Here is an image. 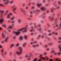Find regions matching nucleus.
Returning <instances> with one entry per match:
<instances>
[{
    "instance_id": "f257e3e1",
    "label": "nucleus",
    "mask_w": 61,
    "mask_h": 61,
    "mask_svg": "<svg viewBox=\"0 0 61 61\" xmlns=\"http://www.w3.org/2000/svg\"><path fill=\"white\" fill-rule=\"evenodd\" d=\"M26 30H27V29L26 27L19 29L16 31H14L13 32V34L14 35L15 34L16 36H17L19 34H20L21 33V32H26Z\"/></svg>"
},
{
    "instance_id": "f03ea898",
    "label": "nucleus",
    "mask_w": 61,
    "mask_h": 61,
    "mask_svg": "<svg viewBox=\"0 0 61 61\" xmlns=\"http://www.w3.org/2000/svg\"><path fill=\"white\" fill-rule=\"evenodd\" d=\"M19 52H16V54L17 55H20L22 53V49L21 47L19 48Z\"/></svg>"
},
{
    "instance_id": "7ed1b4c3",
    "label": "nucleus",
    "mask_w": 61,
    "mask_h": 61,
    "mask_svg": "<svg viewBox=\"0 0 61 61\" xmlns=\"http://www.w3.org/2000/svg\"><path fill=\"white\" fill-rule=\"evenodd\" d=\"M3 2L4 4H7L9 3V0H3Z\"/></svg>"
},
{
    "instance_id": "20e7f679",
    "label": "nucleus",
    "mask_w": 61,
    "mask_h": 61,
    "mask_svg": "<svg viewBox=\"0 0 61 61\" xmlns=\"http://www.w3.org/2000/svg\"><path fill=\"white\" fill-rule=\"evenodd\" d=\"M59 48L60 49V51L58 53V54L59 55L61 54V45L59 46Z\"/></svg>"
},
{
    "instance_id": "39448f33",
    "label": "nucleus",
    "mask_w": 61,
    "mask_h": 61,
    "mask_svg": "<svg viewBox=\"0 0 61 61\" xmlns=\"http://www.w3.org/2000/svg\"><path fill=\"white\" fill-rule=\"evenodd\" d=\"M12 26H9L8 27V30L9 32H11V29L12 28Z\"/></svg>"
},
{
    "instance_id": "423d86ee",
    "label": "nucleus",
    "mask_w": 61,
    "mask_h": 61,
    "mask_svg": "<svg viewBox=\"0 0 61 61\" xmlns=\"http://www.w3.org/2000/svg\"><path fill=\"white\" fill-rule=\"evenodd\" d=\"M41 10H46V9L43 6L41 7Z\"/></svg>"
},
{
    "instance_id": "0eeeda50",
    "label": "nucleus",
    "mask_w": 61,
    "mask_h": 61,
    "mask_svg": "<svg viewBox=\"0 0 61 61\" xmlns=\"http://www.w3.org/2000/svg\"><path fill=\"white\" fill-rule=\"evenodd\" d=\"M21 11L23 13L24 15H25V10H24L23 9H21Z\"/></svg>"
},
{
    "instance_id": "6e6552de",
    "label": "nucleus",
    "mask_w": 61,
    "mask_h": 61,
    "mask_svg": "<svg viewBox=\"0 0 61 61\" xmlns=\"http://www.w3.org/2000/svg\"><path fill=\"white\" fill-rule=\"evenodd\" d=\"M8 37H6L5 38V39L4 40V42H6L7 41Z\"/></svg>"
},
{
    "instance_id": "1a4fd4ad",
    "label": "nucleus",
    "mask_w": 61,
    "mask_h": 61,
    "mask_svg": "<svg viewBox=\"0 0 61 61\" xmlns=\"http://www.w3.org/2000/svg\"><path fill=\"white\" fill-rule=\"evenodd\" d=\"M12 13H10V14L8 15L7 16V18H9L10 17V16H11V15H12Z\"/></svg>"
},
{
    "instance_id": "9d476101",
    "label": "nucleus",
    "mask_w": 61,
    "mask_h": 61,
    "mask_svg": "<svg viewBox=\"0 0 61 61\" xmlns=\"http://www.w3.org/2000/svg\"><path fill=\"white\" fill-rule=\"evenodd\" d=\"M4 20L3 19H0V23L2 24V23H3Z\"/></svg>"
},
{
    "instance_id": "9b49d317",
    "label": "nucleus",
    "mask_w": 61,
    "mask_h": 61,
    "mask_svg": "<svg viewBox=\"0 0 61 61\" xmlns=\"http://www.w3.org/2000/svg\"><path fill=\"white\" fill-rule=\"evenodd\" d=\"M52 35H55L57 36V33H55L54 32H53L52 33Z\"/></svg>"
},
{
    "instance_id": "f8f14e48",
    "label": "nucleus",
    "mask_w": 61,
    "mask_h": 61,
    "mask_svg": "<svg viewBox=\"0 0 61 61\" xmlns=\"http://www.w3.org/2000/svg\"><path fill=\"white\" fill-rule=\"evenodd\" d=\"M55 7H56V8L57 9H59V7L57 6V5H55Z\"/></svg>"
},
{
    "instance_id": "ddd939ff",
    "label": "nucleus",
    "mask_w": 61,
    "mask_h": 61,
    "mask_svg": "<svg viewBox=\"0 0 61 61\" xmlns=\"http://www.w3.org/2000/svg\"><path fill=\"white\" fill-rule=\"evenodd\" d=\"M41 4H37V6H38V7H40V6H41Z\"/></svg>"
},
{
    "instance_id": "4468645a",
    "label": "nucleus",
    "mask_w": 61,
    "mask_h": 61,
    "mask_svg": "<svg viewBox=\"0 0 61 61\" xmlns=\"http://www.w3.org/2000/svg\"><path fill=\"white\" fill-rule=\"evenodd\" d=\"M27 36L26 35H24V37L25 38V39H26L27 38Z\"/></svg>"
},
{
    "instance_id": "2eb2a0df",
    "label": "nucleus",
    "mask_w": 61,
    "mask_h": 61,
    "mask_svg": "<svg viewBox=\"0 0 61 61\" xmlns=\"http://www.w3.org/2000/svg\"><path fill=\"white\" fill-rule=\"evenodd\" d=\"M55 9V8H52L51 10V12H53V10Z\"/></svg>"
},
{
    "instance_id": "dca6fc26",
    "label": "nucleus",
    "mask_w": 61,
    "mask_h": 61,
    "mask_svg": "<svg viewBox=\"0 0 61 61\" xmlns=\"http://www.w3.org/2000/svg\"><path fill=\"white\" fill-rule=\"evenodd\" d=\"M2 36L3 37V38H5V35L4 34V33H3L2 34Z\"/></svg>"
},
{
    "instance_id": "f3484780",
    "label": "nucleus",
    "mask_w": 61,
    "mask_h": 61,
    "mask_svg": "<svg viewBox=\"0 0 61 61\" xmlns=\"http://www.w3.org/2000/svg\"><path fill=\"white\" fill-rule=\"evenodd\" d=\"M19 39L20 40H22L23 39V37H20Z\"/></svg>"
},
{
    "instance_id": "a211bd4d",
    "label": "nucleus",
    "mask_w": 61,
    "mask_h": 61,
    "mask_svg": "<svg viewBox=\"0 0 61 61\" xmlns=\"http://www.w3.org/2000/svg\"><path fill=\"white\" fill-rule=\"evenodd\" d=\"M45 16H46V15H45V14H43L42 15V16L43 17H45Z\"/></svg>"
},
{
    "instance_id": "6ab92c4d",
    "label": "nucleus",
    "mask_w": 61,
    "mask_h": 61,
    "mask_svg": "<svg viewBox=\"0 0 61 61\" xmlns=\"http://www.w3.org/2000/svg\"><path fill=\"white\" fill-rule=\"evenodd\" d=\"M25 45H26V43H24V44L23 45V47H24L25 46Z\"/></svg>"
},
{
    "instance_id": "aec40b11",
    "label": "nucleus",
    "mask_w": 61,
    "mask_h": 61,
    "mask_svg": "<svg viewBox=\"0 0 61 61\" xmlns=\"http://www.w3.org/2000/svg\"><path fill=\"white\" fill-rule=\"evenodd\" d=\"M17 20L19 22H20L21 21V20L19 19H18Z\"/></svg>"
},
{
    "instance_id": "412c9836",
    "label": "nucleus",
    "mask_w": 61,
    "mask_h": 61,
    "mask_svg": "<svg viewBox=\"0 0 61 61\" xmlns=\"http://www.w3.org/2000/svg\"><path fill=\"white\" fill-rule=\"evenodd\" d=\"M38 46V44H36L35 45V46L33 45V47H35V46Z\"/></svg>"
},
{
    "instance_id": "4be33fe9",
    "label": "nucleus",
    "mask_w": 61,
    "mask_h": 61,
    "mask_svg": "<svg viewBox=\"0 0 61 61\" xmlns=\"http://www.w3.org/2000/svg\"><path fill=\"white\" fill-rule=\"evenodd\" d=\"M15 9H16V8H15L13 9V12L15 13V12L14 11H15Z\"/></svg>"
},
{
    "instance_id": "5701e85b",
    "label": "nucleus",
    "mask_w": 61,
    "mask_h": 61,
    "mask_svg": "<svg viewBox=\"0 0 61 61\" xmlns=\"http://www.w3.org/2000/svg\"><path fill=\"white\" fill-rule=\"evenodd\" d=\"M8 12V10H7L6 11V13H5V15H6V14H7V12Z\"/></svg>"
},
{
    "instance_id": "b1692460",
    "label": "nucleus",
    "mask_w": 61,
    "mask_h": 61,
    "mask_svg": "<svg viewBox=\"0 0 61 61\" xmlns=\"http://www.w3.org/2000/svg\"><path fill=\"white\" fill-rule=\"evenodd\" d=\"M0 12L2 14L4 13V11H3V10H0Z\"/></svg>"
},
{
    "instance_id": "393cba45",
    "label": "nucleus",
    "mask_w": 61,
    "mask_h": 61,
    "mask_svg": "<svg viewBox=\"0 0 61 61\" xmlns=\"http://www.w3.org/2000/svg\"><path fill=\"white\" fill-rule=\"evenodd\" d=\"M25 56L26 57L28 58V57H30V56L29 57L27 55H25Z\"/></svg>"
},
{
    "instance_id": "a878e982",
    "label": "nucleus",
    "mask_w": 61,
    "mask_h": 61,
    "mask_svg": "<svg viewBox=\"0 0 61 61\" xmlns=\"http://www.w3.org/2000/svg\"><path fill=\"white\" fill-rule=\"evenodd\" d=\"M45 58L46 59H47V60H48V57H47L46 56H45Z\"/></svg>"
},
{
    "instance_id": "bb28decb",
    "label": "nucleus",
    "mask_w": 61,
    "mask_h": 61,
    "mask_svg": "<svg viewBox=\"0 0 61 61\" xmlns=\"http://www.w3.org/2000/svg\"><path fill=\"white\" fill-rule=\"evenodd\" d=\"M14 46V45L12 44L10 46V47H13V46Z\"/></svg>"
},
{
    "instance_id": "cd10ccee",
    "label": "nucleus",
    "mask_w": 61,
    "mask_h": 61,
    "mask_svg": "<svg viewBox=\"0 0 61 61\" xmlns=\"http://www.w3.org/2000/svg\"><path fill=\"white\" fill-rule=\"evenodd\" d=\"M42 55H40V56L39 57L40 58H42Z\"/></svg>"
},
{
    "instance_id": "c85d7f7f",
    "label": "nucleus",
    "mask_w": 61,
    "mask_h": 61,
    "mask_svg": "<svg viewBox=\"0 0 61 61\" xmlns=\"http://www.w3.org/2000/svg\"><path fill=\"white\" fill-rule=\"evenodd\" d=\"M2 26L3 27H5V26H6V25H5V24H4L2 25Z\"/></svg>"
},
{
    "instance_id": "c756f323",
    "label": "nucleus",
    "mask_w": 61,
    "mask_h": 61,
    "mask_svg": "<svg viewBox=\"0 0 61 61\" xmlns=\"http://www.w3.org/2000/svg\"><path fill=\"white\" fill-rule=\"evenodd\" d=\"M16 36H14V37H13V39H15V38H16Z\"/></svg>"
},
{
    "instance_id": "7c9ffc66",
    "label": "nucleus",
    "mask_w": 61,
    "mask_h": 61,
    "mask_svg": "<svg viewBox=\"0 0 61 61\" xmlns=\"http://www.w3.org/2000/svg\"><path fill=\"white\" fill-rule=\"evenodd\" d=\"M30 14H32V13H33V12H34L32 10H31L30 11Z\"/></svg>"
},
{
    "instance_id": "2f4dec72",
    "label": "nucleus",
    "mask_w": 61,
    "mask_h": 61,
    "mask_svg": "<svg viewBox=\"0 0 61 61\" xmlns=\"http://www.w3.org/2000/svg\"><path fill=\"white\" fill-rule=\"evenodd\" d=\"M33 31V27H31V29L30 30V31Z\"/></svg>"
},
{
    "instance_id": "473e14b6",
    "label": "nucleus",
    "mask_w": 61,
    "mask_h": 61,
    "mask_svg": "<svg viewBox=\"0 0 61 61\" xmlns=\"http://www.w3.org/2000/svg\"><path fill=\"white\" fill-rule=\"evenodd\" d=\"M55 23L56 24V27H57V26H58V24H57V23Z\"/></svg>"
},
{
    "instance_id": "72a5a7b5",
    "label": "nucleus",
    "mask_w": 61,
    "mask_h": 61,
    "mask_svg": "<svg viewBox=\"0 0 61 61\" xmlns=\"http://www.w3.org/2000/svg\"><path fill=\"white\" fill-rule=\"evenodd\" d=\"M56 54H57V53H56V52H55L54 53V55H56Z\"/></svg>"
},
{
    "instance_id": "f704fd0d",
    "label": "nucleus",
    "mask_w": 61,
    "mask_h": 61,
    "mask_svg": "<svg viewBox=\"0 0 61 61\" xmlns=\"http://www.w3.org/2000/svg\"><path fill=\"white\" fill-rule=\"evenodd\" d=\"M54 51L53 50H52V51L51 52V54H53V53H54Z\"/></svg>"
},
{
    "instance_id": "c9c22d12",
    "label": "nucleus",
    "mask_w": 61,
    "mask_h": 61,
    "mask_svg": "<svg viewBox=\"0 0 61 61\" xmlns=\"http://www.w3.org/2000/svg\"><path fill=\"white\" fill-rule=\"evenodd\" d=\"M8 54V53H7V52H5L4 53V54H5V55H6V54Z\"/></svg>"
},
{
    "instance_id": "e433bc0d",
    "label": "nucleus",
    "mask_w": 61,
    "mask_h": 61,
    "mask_svg": "<svg viewBox=\"0 0 61 61\" xmlns=\"http://www.w3.org/2000/svg\"><path fill=\"white\" fill-rule=\"evenodd\" d=\"M19 46V44L18 43H17L16 45V46Z\"/></svg>"
},
{
    "instance_id": "4c0bfd02",
    "label": "nucleus",
    "mask_w": 61,
    "mask_h": 61,
    "mask_svg": "<svg viewBox=\"0 0 61 61\" xmlns=\"http://www.w3.org/2000/svg\"><path fill=\"white\" fill-rule=\"evenodd\" d=\"M0 6H3V5L2 4H0Z\"/></svg>"
},
{
    "instance_id": "58836bf2",
    "label": "nucleus",
    "mask_w": 61,
    "mask_h": 61,
    "mask_svg": "<svg viewBox=\"0 0 61 61\" xmlns=\"http://www.w3.org/2000/svg\"><path fill=\"white\" fill-rule=\"evenodd\" d=\"M38 30L39 31H41V29H40V28L38 29Z\"/></svg>"
},
{
    "instance_id": "ea45409f",
    "label": "nucleus",
    "mask_w": 61,
    "mask_h": 61,
    "mask_svg": "<svg viewBox=\"0 0 61 61\" xmlns=\"http://www.w3.org/2000/svg\"><path fill=\"white\" fill-rule=\"evenodd\" d=\"M13 1H12L10 2V4H12V3H13Z\"/></svg>"
},
{
    "instance_id": "a19ab883",
    "label": "nucleus",
    "mask_w": 61,
    "mask_h": 61,
    "mask_svg": "<svg viewBox=\"0 0 61 61\" xmlns=\"http://www.w3.org/2000/svg\"><path fill=\"white\" fill-rule=\"evenodd\" d=\"M31 8H32V9H35V7L33 6H32L31 7Z\"/></svg>"
},
{
    "instance_id": "79ce46f5",
    "label": "nucleus",
    "mask_w": 61,
    "mask_h": 61,
    "mask_svg": "<svg viewBox=\"0 0 61 61\" xmlns=\"http://www.w3.org/2000/svg\"><path fill=\"white\" fill-rule=\"evenodd\" d=\"M11 23H12V24H14V21H11Z\"/></svg>"
},
{
    "instance_id": "37998d69",
    "label": "nucleus",
    "mask_w": 61,
    "mask_h": 61,
    "mask_svg": "<svg viewBox=\"0 0 61 61\" xmlns=\"http://www.w3.org/2000/svg\"><path fill=\"white\" fill-rule=\"evenodd\" d=\"M47 50L48 51H49V50H50L49 49H47Z\"/></svg>"
},
{
    "instance_id": "c03bdc74",
    "label": "nucleus",
    "mask_w": 61,
    "mask_h": 61,
    "mask_svg": "<svg viewBox=\"0 0 61 61\" xmlns=\"http://www.w3.org/2000/svg\"><path fill=\"white\" fill-rule=\"evenodd\" d=\"M14 18H15L14 17H13V18H11V20H13V19Z\"/></svg>"
},
{
    "instance_id": "a18cd8bd",
    "label": "nucleus",
    "mask_w": 61,
    "mask_h": 61,
    "mask_svg": "<svg viewBox=\"0 0 61 61\" xmlns=\"http://www.w3.org/2000/svg\"><path fill=\"white\" fill-rule=\"evenodd\" d=\"M28 7H26V9L27 10V9H28Z\"/></svg>"
},
{
    "instance_id": "49530a36",
    "label": "nucleus",
    "mask_w": 61,
    "mask_h": 61,
    "mask_svg": "<svg viewBox=\"0 0 61 61\" xmlns=\"http://www.w3.org/2000/svg\"><path fill=\"white\" fill-rule=\"evenodd\" d=\"M44 55H45V56H46V53H44Z\"/></svg>"
},
{
    "instance_id": "de8ad7c7",
    "label": "nucleus",
    "mask_w": 61,
    "mask_h": 61,
    "mask_svg": "<svg viewBox=\"0 0 61 61\" xmlns=\"http://www.w3.org/2000/svg\"><path fill=\"white\" fill-rule=\"evenodd\" d=\"M31 4L30 3H29L28 5H31Z\"/></svg>"
},
{
    "instance_id": "09e8293b",
    "label": "nucleus",
    "mask_w": 61,
    "mask_h": 61,
    "mask_svg": "<svg viewBox=\"0 0 61 61\" xmlns=\"http://www.w3.org/2000/svg\"><path fill=\"white\" fill-rule=\"evenodd\" d=\"M36 12H39V10H36Z\"/></svg>"
},
{
    "instance_id": "8fccbe9b",
    "label": "nucleus",
    "mask_w": 61,
    "mask_h": 61,
    "mask_svg": "<svg viewBox=\"0 0 61 61\" xmlns=\"http://www.w3.org/2000/svg\"><path fill=\"white\" fill-rule=\"evenodd\" d=\"M49 11L48 10H47V13H49Z\"/></svg>"
},
{
    "instance_id": "3c124183",
    "label": "nucleus",
    "mask_w": 61,
    "mask_h": 61,
    "mask_svg": "<svg viewBox=\"0 0 61 61\" xmlns=\"http://www.w3.org/2000/svg\"><path fill=\"white\" fill-rule=\"evenodd\" d=\"M51 35H52V34H50L49 35V36H51Z\"/></svg>"
},
{
    "instance_id": "603ef678",
    "label": "nucleus",
    "mask_w": 61,
    "mask_h": 61,
    "mask_svg": "<svg viewBox=\"0 0 61 61\" xmlns=\"http://www.w3.org/2000/svg\"><path fill=\"white\" fill-rule=\"evenodd\" d=\"M1 51L2 52H3L4 50H1Z\"/></svg>"
},
{
    "instance_id": "864d4df0",
    "label": "nucleus",
    "mask_w": 61,
    "mask_h": 61,
    "mask_svg": "<svg viewBox=\"0 0 61 61\" xmlns=\"http://www.w3.org/2000/svg\"><path fill=\"white\" fill-rule=\"evenodd\" d=\"M34 4H35V3H32V5H34Z\"/></svg>"
},
{
    "instance_id": "5fc2aeb1",
    "label": "nucleus",
    "mask_w": 61,
    "mask_h": 61,
    "mask_svg": "<svg viewBox=\"0 0 61 61\" xmlns=\"http://www.w3.org/2000/svg\"><path fill=\"white\" fill-rule=\"evenodd\" d=\"M50 61H53L52 59H50Z\"/></svg>"
},
{
    "instance_id": "6e6d98bb",
    "label": "nucleus",
    "mask_w": 61,
    "mask_h": 61,
    "mask_svg": "<svg viewBox=\"0 0 61 61\" xmlns=\"http://www.w3.org/2000/svg\"><path fill=\"white\" fill-rule=\"evenodd\" d=\"M44 46L45 47H47V45H46Z\"/></svg>"
},
{
    "instance_id": "4d7b16f0",
    "label": "nucleus",
    "mask_w": 61,
    "mask_h": 61,
    "mask_svg": "<svg viewBox=\"0 0 61 61\" xmlns=\"http://www.w3.org/2000/svg\"><path fill=\"white\" fill-rule=\"evenodd\" d=\"M42 59H44V60H45V58H44V57H42Z\"/></svg>"
},
{
    "instance_id": "13d9d810",
    "label": "nucleus",
    "mask_w": 61,
    "mask_h": 61,
    "mask_svg": "<svg viewBox=\"0 0 61 61\" xmlns=\"http://www.w3.org/2000/svg\"><path fill=\"white\" fill-rule=\"evenodd\" d=\"M4 41H2L1 42V43H2V44H4Z\"/></svg>"
},
{
    "instance_id": "bf43d9fd",
    "label": "nucleus",
    "mask_w": 61,
    "mask_h": 61,
    "mask_svg": "<svg viewBox=\"0 0 61 61\" xmlns=\"http://www.w3.org/2000/svg\"><path fill=\"white\" fill-rule=\"evenodd\" d=\"M22 58L21 57H20L19 58V59H22Z\"/></svg>"
},
{
    "instance_id": "052dcab7",
    "label": "nucleus",
    "mask_w": 61,
    "mask_h": 61,
    "mask_svg": "<svg viewBox=\"0 0 61 61\" xmlns=\"http://www.w3.org/2000/svg\"><path fill=\"white\" fill-rule=\"evenodd\" d=\"M60 3H61L59 1L58 2V4H60Z\"/></svg>"
},
{
    "instance_id": "680f3d73",
    "label": "nucleus",
    "mask_w": 61,
    "mask_h": 61,
    "mask_svg": "<svg viewBox=\"0 0 61 61\" xmlns=\"http://www.w3.org/2000/svg\"><path fill=\"white\" fill-rule=\"evenodd\" d=\"M45 0H44L43 1V3H45Z\"/></svg>"
},
{
    "instance_id": "e2e57ef3",
    "label": "nucleus",
    "mask_w": 61,
    "mask_h": 61,
    "mask_svg": "<svg viewBox=\"0 0 61 61\" xmlns=\"http://www.w3.org/2000/svg\"><path fill=\"white\" fill-rule=\"evenodd\" d=\"M31 45H32L33 44V42H31L30 43Z\"/></svg>"
},
{
    "instance_id": "0e129e2a",
    "label": "nucleus",
    "mask_w": 61,
    "mask_h": 61,
    "mask_svg": "<svg viewBox=\"0 0 61 61\" xmlns=\"http://www.w3.org/2000/svg\"><path fill=\"white\" fill-rule=\"evenodd\" d=\"M28 60H30V58H28Z\"/></svg>"
},
{
    "instance_id": "69168bd1",
    "label": "nucleus",
    "mask_w": 61,
    "mask_h": 61,
    "mask_svg": "<svg viewBox=\"0 0 61 61\" xmlns=\"http://www.w3.org/2000/svg\"><path fill=\"white\" fill-rule=\"evenodd\" d=\"M58 42H59V43H60V42H61V41H59Z\"/></svg>"
},
{
    "instance_id": "338daca9",
    "label": "nucleus",
    "mask_w": 61,
    "mask_h": 61,
    "mask_svg": "<svg viewBox=\"0 0 61 61\" xmlns=\"http://www.w3.org/2000/svg\"><path fill=\"white\" fill-rule=\"evenodd\" d=\"M0 30H2V28H1V27H0Z\"/></svg>"
},
{
    "instance_id": "774afa93",
    "label": "nucleus",
    "mask_w": 61,
    "mask_h": 61,
    "mask_svg": "<svg viewBox=\"0 0 61 61\" xmlns=\"http://www.w3.org/2000/svg\"><path fill=\"white\" fill-rule=\"evenodd\" d=\"M31 35H33V33H31Z\"/></svg>"
}]
</instances>
